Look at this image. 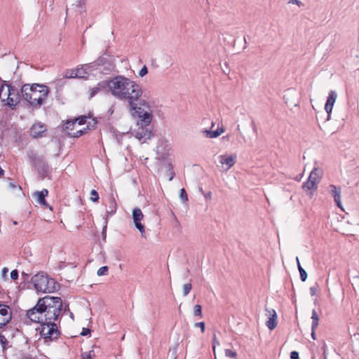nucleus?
<instances>
[{
	"mask_svg": "<svg viewBox=\"0 0 359 359\" xmlns=\"http://www.w3.org/2000/svg\"><path fill=\"white\" fill-rule=\"evenodd\" d=\"M251 126L252 128V130L254 132V133L255 134L256 136H257V126L255 125V123L253 120H252L251 121Z\"/></svg>",
	"mask_w": 359,
	"mask_h": 359,
	"instance_id": "ea45409f",
	"label": "nucleus"
},
{
	"mask_svg": "<svg viewBox=\"0 0 359 359\" xmlns=\"http://www.w3.org/2000/svg\"><path fill=\"white\" fill-rule=\"evenodd\" d=\"M32 282L36 290L43 293L53 292L58 287V285L54 279L50 278L43 273L35 274L32 278Z\"/></svg>",
	"mask_w": 359,
	"mask_h": 359,
	"instance_id": "20e7f679",
	"label": "nucleus"
},
{
	"mask_svg": "<svg viewBox=\"0 0 359 359\" xmlns=\"http://www.w3.org/2000/svg\"><path fill=\"white\" fill-rule=\"evenodd\" d=\"M12 318L11 309L4 304H0V328L6 325Z\"/></svg>",
	"mask_w": 359,
	"mask_h": 359,
	"instance_id": "0eeeda50",
	"label": "nucleus"
},
{
	"mask_svg": "<svg viewBox=\"0 0 359 359\" xmlns=\"http://www.w3.org/2000/svg\"><path fill=\"white\" fill-rule=\"evenodd\" d=\"M172 177H173V175H172V176L170 177V180H172Z\"/></svg>",
	"mask_w": 359,
	"mask_h": 359,
	"instance_id": "8fccbe9b",
	"label": "nucleus"
},
{
	"mask_svg": "<svg viewBox=\"0 0 359 359\" xmlns=\"http://www.w3.org/2000/svg\"><path fill=\"white\" fill-rule=\"evenodd\" d=\"M46 130V126L41 123H34L30 130L31 136L34 138H38L42 136V134Z\"/></svg>",
	"mask_w": 359,
	"mask_h": 359,
	"instance_id": "f8f14e48",
	"label": "nucleus"
},
{
	"mask_svg": "<svg viewBox=\"0 0 359 359\" xmlns=\"http://www.w3.org/2000/svg\"><path fill=\"white\" fill-rule=\"evenodd\" d=\"M8 341L6 337L0 338V345L2 348V350L4 351L6 348Z\"/></svg>",
	"mask_w": 359,
	"mask_h": 359,
	"instance_id": "cd10ccee",
	"label": "nucleus"
},
{
	"mask_svg": "<svg viewBox=\"0 0 359 359\" xmlns=\"http://www.w3.org/2000/svg\"><path fill=\"white\" fill-rule=\"evenodd\" d=\"M224 132L223 128H217L215 130H205L203 133L208 138H215L220 135Z\"/></svg>",
	"mask_w": 359,
	"mask_h": 359,
	"instance_id": "2eb2a0df",
	"label": "nucleus"
},
{
	"mask_svg": "<svg viewBox=\"0 0 359 359\" xmlns=\"http://www.w3.org/2000/svg\"><path fill=\"white\" fill-rule=\"evenodd\" d=\"M180 198L183 201H187L188 200L187 194L184 189H182L180 191Z\"/></svg>",
	"mask_w": 359,
	"mask_h": 359,
	"instance_id": "c85d7f7f",
	"label": "nucleus"
},
{
	"mask_svg": "<svg viewBox=\"0 0 359 359\" xmlns=\"http://www.w3.org/2000/svg\"><path fill=\"white\" fill-rule=\"evenodd\" d=\"M235 41H236V39L234 38H233L232 41L231 42L228 41V43H231L233 46H234Z\"/></svg>",
	"mask_w": 359,
	"mask_h": 359,
	"instance_id": "09e8293b",
	"label": "nucleus"
},
{
	"mask_svg": "<svg viewBox=\"0 0 359 359\" xmlns=\"http://www.w3.org/2000/svg\"><path fill=\"white\" fill-rule=\"evenodd\" d=\"M288 3L289 4H297L299 6L302 5V2L301 1H299V0H289Z\"/></svg>",
	"mask_w": 359,
	"mask_h": 359,
	"instance_id": "79ce46f5",
	"label": "nucleus"
},
{
	"mask_svg": "<svg viewBox=\"0 0 359 359\" xmlns=\"http://www.w3.org/2000/svg\"><path fill=\"white\" fill-rule=\"evenodd\" d=\"M195 326L199 327L201 328V330L202 333L204 332V331H205V323L203 322L196 323L195 324Z\"/></svg>",
	"mask_w": 359,
	"mask_h": 359,
	"instance_id": "4c0bfd02",
	"label": "nucleus"
},
{
	"mask_svg": "<svg viewBox=\"0 0 359 359\" xmlns=\"http://www.w3.org/2000/svg\"><path fill=\"white\" fill-rule=\"evenodd\" d=\"M11 278L13 280H17L18 279V272L17 270H13L11 272Z\"/></svg>",
	"mask_w": 359,
	"mask_h": 359,
	"instance_id": "c9c22d12",
	"label": "nucleus"
},
{
	"mask_svg": "<svg viewBox=\"0 0 359 359\" xmlns=\"http://www.w3.org/2000/svg\"><path fill=\"white\" fill-rule=\"evenodd\" d=\"M337 97V95L334 90L330 91L328 97L327 98L325 105V110L326 111V112L327 114V120H330V118L332 108H333L334 104L336 101Z\"/></svg>",
	"mask_w": 359,
	"mask_h": 359,
	"instance_id": "1a4fd4ad",
	"label": "nucleus"
},
{
	"mask_svg": "<svg viewBox=\"0 0 359 359\" xmlns=\"http://www.w3.org/2000/svg\"><path fill=\"white\" fill-rule=\"evenodd\" d=\"M82 135H83V131L81 130H79L76 132L72 134V136L75 137H80Z\"/></svg>",
	"mask_w": 359,
	"mask_h": 359,
	"instance_id": "37998d69",
	"label": "nucleus"
},
{
	"mask_svg": "<svg viewBox=\"0 0 359 359\" xmlns=\"http://www.w3.org/2000/svg\"><path fill=\"white\" fill-rule=\"evenodd\" d=\"M290 358L291 359H299V353L297 351H292L290 353Z\"/></svg>",
	"mask_w": 359,
	"mask_h": 359,
	"instance_id": "58836bf2",
	"label": "nucleus"
},
{
	"mask_svg": "<svg viewBox=\"0 0 359 359\" xmlns=\"http://www.w3.org/2000/svg\"><path fill=\"white\" fill-rule=\"evenodd\" d=\"M86 118H87L86 116H81V117H79V118L74 119V121H76V123H77L79 125L81 126V125L86 123Z\"/></svg>",
	"mask_w": 359,
	"mask_h": 359,
	"instance_id": "bb28decb",
	"label": "nucleus"
},
{
	"mask_svg": "<svg viewBox=\"0 0 359 359\" xmlns=\"http://www.w3.org/2000/svg\"><path fill=\"white\" fill-rule=\"evenodd\" d=\"M219 162L222 163V164H224V156L223 155H221L219 156Z\"/></svg>",
	"mask_w": 359,
	"mask_h": 359,
	"instance_id": "49530a36",
	"label": "nucleus"
},
{
	"mask_svg": "<svg viewBox=\"0 0 359 359\" xmlns=\"http://www.w3.org/2000/svg\"><path fill=\"white\" fill-rule=\"evenodd\" d=\"M143 214L140 208H135L133 210V219L134 220L136 228L140 231L142 236L145 233L144 226L141 224V220L143 219Z\"/></svg>",
	"mask_w": 359,
	"mask_h": 359,
	"instance_id": "6e6552de",
	"label": "nucleus"
},
{
	"mask_svg": "<svg viewBox=\"0 0 359 359\" xmlns=\"http://www.w3.org/2000/svg\"><path fill=\"white\" fill-rule=\"evenodd\" d=\"M319 181L306 180L302 184V189L304 190H316Z\"/></svg>",
	"mask_w": 359,
	"mask_h": 359,
	"instance_id": "dca6fc26",
	"label": "nucleus"
},
{
	"mask_svg": "<svg viewBox=\"0 0 359 359\" xmlns=\"http://www.w3.org/2000/svg\"><path fill=\"white\" fill-rule=\"evenodd\" d=\"M148 73V69L146 65L143 66V67L139 72V76L143 77Z\"/></svg>",
	"mask_w": 359,
	"mask_h": 359,
	"instance_id": "c756f323",
	"label": "nucleus"
},
{
	"mask_svg": "<svg viewBox=\"0 0 359 359\" xmlns=\"http://www.w3.org/2000/svg\"><path fill=\"white\" fill-rule=\"evenodd\" d=\"M48 194V191L46 189H43L40 191H36L34 194V197L36 198V203L39 205L45 207H48V205L46 203L45 197Z\"/></svg>",
	"mask_w": 359,
	"mask_h": 359,
	"instance_id": "ddd939ff",
	"label": "nucleus"
},
{
	"mask_svg": "<svg viewBox=\"0 0 359 359\" xmlns=\"http://www.w3.org/2000/svg\"><path fill=\"white\" fill-rule=\"evenodd\" d=\"M107 86L116 99L127 102L133 115L140 118L144 124L151 122L152 111L149 104L142 99L141 86L135 81L122 75H118L107 82Z\"/></svg>",
	"mask_w": 359,
	"mask_h": 359,
	"instance_id": "f257e3e1",
	"label": "nucleus"
},
{
	"mask_svg": "<svg viewBox=\"0 0 359 359\" xmlns=\"http://www.w3.org/2000/svg\"><path fill=\"white\" fill-rule=\"evenodd\" d=\"M105 86L104 83H98L95 87L90 89V97H94L97 93L101 91L102 89L104 88Z\"/></svg>",
	"mask_w": 359,
	"mask_h": 359,
	"instance_id": "6ab92c4d",
	"label": "nucleus"
},
{
	"mask_svg": "<svg viewBox=\"0 0 359 359\" xmlns=\"http://www.w3.org/2000/svg\"><path fill=\"white\" fill-rule=\"evenodd\" d=\"M91 330L89 328L83 327L81 332V336H86L90 334Z\"/></svg>",
	"mask_w": 359,
	"mask_h": 359,
	"instance_id": "e433bc0d",
	"label": "nucleus"
},
{
	"mask_svg": "<svg viewBox=\"0 0 359 359\" xmlns=\"http://www.w3.org/2000/svg\"><path fill=\"white\" fill-rule=\"evenodd\" d=\"M236 157L237 156L236 154H231L229 156L226 157V165L228 166V168L226 169V171L235 164Z\"/></svg>",
	"mask_w": 359,
	"mask_h": 359,
	"instance_id": "a211bd4d",
	"label": "nucleus"
},
{
	"mask_svg": "<svg viewBox=\"0 0 359 359\" xmlns=\"http://www.w3.org/2000/svg\"><path fill=\"white\" fill-rule=\"evenodd\" d=\"M62 309L60 297L46 295L40 298L32 309L27 311V317L34 323H40L36 329L41 337L60 335L59 325Z\"/></svg>",
	"mask_w": 359,
	"mask_h": 359,
	"instance_id": "f03ea898",
	"label": "nucleus"
},
{
	"mask_svg": "<svg viewBox=\"0 0 359 359\" xmlns=\"http://www.w3.org/2000/svg\"><path fill=\"white\" fill-rule=\"evenodd\" d=\"M317 168H314L310 173L308 180H313V181H318V175H317Z\"/></svg>",
	"mask_w": 359,
	"mask_h": 359,
	"instance_id": "b1692460",
	"label": "nucleus"
},
{
	"mask_svg": "<svg viewBox=\"0 0 359 359\" xmlns=\"http://www.w3.org/2000/svg\"><path fill=\"white\" fill-rule=\"evenodd\" d=\"M13 90H14L15 94L12 95V97L15 98V96H16V104H17L20 101L19 93L15 88L13 87Z\"/></svg>",
	"mask_w": 359,
	"mask_h": 359,
	"instance_id": "72a5a7b5",
	"label": "nucleus"
},
{
	"mask_svg": "<svg viewBox=\"0 0 359 359\" xmlns=\"http://www.w3.org/2000/svg\"><path fill=\"white\" fill-rule=\"evenodd\" d=\"M236 356V353L235 351L226 349V357H230L234 358Z\"/></svg>",
	"mask_w": 359,
	"mask_h": 359,
	"instance_id": "7c9ffc66",
	"label": "nucleus"
},
{
	"mask_svg": "<svg viewBox=\"0 0 359 359\" xmlns=\"http://www.w3.org/2000/svg\"><path fill=\"white\" fill-rule=\"evenodd\" d=\"M108 272V267L107 266L100 267L97 272L99 276L107 275Z\"/></svg>",
	"mask_w": 359,
	"mask_h": 359,
	"instance_id": "a878e982",
	"label": "nucleus"
},
{
	"mask_svg": "<svg viewBox=\"0 0 359 359\" xmlns=\"http://www.w3.org/2000/svg\"><path fill=\"white\" fill-rule=\"evenodd\" d=\"M194 315L202 318V308L201 306L196 304L194 306Z\"/></svg>",
	"mask_w": 359,
	"mask_h": 359,
	"instance_id": "4be33fe9",
	"label": "nucleus"
},
{
	"mask_svg": "<svg viewBox=\"0 0 359 359\" xmlns=\"http://www.w3.org/2000/svg\"><path fill=\"white\" fill-rule=\"evenodd\" d=\"M191 283H186L183 285V295L187 296L191 290Z\"/></svg>",
	"mask_w": 359,
	"mask_h": 359,
	"instance_id": "393cba45",
	"label": "nucleus"
},
{
	"mask_svg": "<svg viewBox=\"0 0 359 359\" xmlns=\"http://www.w3.org/2000/svg\"><path fill=\"white\" fill-rule=\"evenodd\" d=\"M15 94L13 90V86L8 84L4 83L0 88V98L6 105L11 107L16 106V97H12V95Z\"/></svg>",
	"mask_w": 359,
	"mask_h": 359,
	"instance_id": "39448f33",
	"label": "nucleus"
},
{
	"mask_svg": "<svg viewBox=\"0 0 359 359\" xmlns=\"http://www.w3.org/2000/svg\"><path fill=\"white\" fill-rule=\"evenodd\" d=\"M309 196H310V197H311V196H312V192H311V193H310Z\"/></svg>",
	"mask_w": 359,
	"mask_h": 359,
	"instance_id": "3c124183",
	"label": "nucleus"
},
{
	"mask_svg": "<svg viewBox=\"0 0 359 359\" xmlns=\"http://www.w3.org/2000/svg\"><path fill=\"white\" fill-rule=\"evenodd\" d=\"M329 191L330 194L333 196L337 206L342 208V204L341 201V187L331 184L329 187Z\"/></svg>",
	"mask_w": 359,
	"mask_h": 359,
	"instance_id": "9d476101",
	"label": "nucleus"
},
{
	"mask_svg": "<svg viewBox=\"0 0 359 359\" xmlns=\"http://www.w3.org/2000/svg\"><path fill=\"white\" fill-rule=\"evenodd\" d=\"M110 203H111V205L113 206V209L111 210V212L114 213L115 212V210H116V203L114 199H113V198L111 200Z\"/></svg>",
	"mask_w": 359,
	"mask_h": 359,
	"instance_id": "a18cd8bd",
	"label": "nucleus"
},
{
	"mask_svg": "<svg viewBox=\"0 0 359 359\" xmlns=\"http://www.w3.org/2000/svg\"><path fill=\"white\" fill-rule=\"evenodd\" d=\"M13 359H33V358L31 357L23 355L22 354H16L15 355H14Z\"/></svg>",
	"mask_w": 359,
	"mask_h": 359,
	"instance_id": "f704fd0d",
	"label": "nucleus"
},
{
	"mask_svg": "<svg viewBox=\"0 0 359 359\" xmlns=\"http://www.w3.org/2000/svg\"><path fill=\"white\" fill-rule=\"evenodd\" d=\"M75 75L78 76V78H86L88 76V72L83 67L76 69Z\"/></svg>",
	"mask_w": 359,
	"mask_h": 359,
	"instance_id": "aec40b11",
	"label": "nucleus"
},
{
	"mask_svg": "<svg viewBox=\"0 0 359 359\" xmlns=\"http://www.w3.org/2000/svg\"><path fill=\"white\" fill-rule=\"evenodd\" d=\"M76 69L72 70L69 74H67L66 77L67 78H78L77 76L75 75Z\"/></svg>",
	"mask_w": 359,
	"mask_h": 359,
	"instance_id": "a19ab883",
	"label": "nucleus"
},
{
	"mask_svg": "<svg viewBox=\"0 0 359 359\" xmlns=\"http://www.w3.org/2000/svg\"><path fill=\"white\" fill-rule=\"evenodd\" d=\"M216 345H219V342L215 338L212 346H213V351H214L215 359H217L216 353H215Z\"/></svg>",
	"mask_w": 359,
	"mask_h": 359,
	"instance_id": "c03bdc74",
	"label": "nucleus"
},
{
	"mask_svg": "<svg viewBox=\"0 0 359 359\" xmlns=\"http://www.w3.org/2000/svg\"><path fill=\"white\" fill-rule=\"evenodd\" d=\"M4 174V170L0 167V177L3 176Z\"/></svg>",
	"mask_w": 359,
	"mask_h": 359,
	"instance_id": "de8ad7c7",
	"label": "nucleus"
},
{
	"mask_svg": "<svg viewBox=\"0 0 359 359\" xmlns=\"http://www.w3.org/2000/svg\"><path fill=\"white\" fill-rule=\"evenodd\" d=\"M48 93V87L43 84H25L21 88L22 98L34 107L42 105Z\"/></svg>",
	"mask_w": 359,
	"mask_h": 359,
	"instance_id": "7ed1b4c3",
	"label": "nucleus"
},
{
	"mask_svg": "<svg viewBox=\"0 0 359 359\" xmlns=\"http://www.w3.org/2000/svg\"><path fill=\"white\" fill-rule=\"evenodd\" d=\"M296 260H297V268H298V270H299V272L300 274V279L302 282H304L307 279V276H308L307 273L301 266L298 257H296Z\"/></svg>",
	"mask_w": 359,
	"mask_h": 359,
	"instance_id": "f3484780",
	"label": "nucleus"
},
{
	"mask_svg": "<svg viewBox=\"0 0 359 359\" xmlns=\"http://www.w3.org/2000/svg\"><path fill=\"white\" fill-rule=\"evenodd\" d=\"M95 354L93 350L86 351L81 353V359H94Z\"/></svg>",
	"mask_w": 359,
	"mask_h": 359,
	"instance_id": "412c9836",
	"label": "nucleus"
},
{
	"mask_svg": "<svg viewBox=\"0 0 359 359\" xmlns=\"http://www.w3.org/2000/svg\"><path fill=\"white\" fill-rule=\"evenodd\" d=\"M268 313L269 320L266 321V325L270 330H273L277 326V313L273 309H266Z\"/></svg>",
	"mask_w": 359,
	"mask_h": 359,
	"instance_id": "9b49d317",
	"label": "nucleus"
},
{
	"mask_svg": "<svg viewBox=\"0 0 359 359\" xmlns=\"http://www.w3.org/2000/svg\"><path fill=\"white\" fill-rule=\"evenodd\" d=\"M90 200L93 202H97L98 201V200H99V195H98V193L97 192V191H95V189L91 190V191L90 193Z\"/></svg>",
	"mask_w": 359,
	"mask_h": 359,
	"instance_id": "5701e85b",
	"label": "nucleus"
},
{
	"mask_svg": "<svg viewBox=\"0 0 359 359\" xmlns=\"http://www.w3.org/2000/svg\"><path fill=\"white\" fill-rule=\"evenodd\" d=\"M318 287V286L317 283H316V285H315L311 286V287H310L309 290H310V294H311V296H314V295H316V292H317Z\"/></svg>",
	"mask_w": 359,
	"mask_h": 359,
	"instance_id": "473e14b6",
	"label": "nucleus"
},
{
	"mask_svg": "<svg viewBox=\"0 0 359 359\" xmlns=\"http://www.w3.org/2000/svg\"><path fill=\"white\" fill-rule=\"evenodd\" d=\"M139 118L141 121V126H138L137 129L134 131V136L140 141L143 140L144 142L146 140L150 139L153 135L152 132L147 128L151 122L149 124H144L142 119Z\"/></svg>",
	"mask_w": 359,
	"mask_h": 359,
	"instance_id": "423d86ee",
	"label": "nucleus"
},
{
	"mask_svg": "<svg viewBox=\"0 0 359 359\" xmlns=\"http://www.w3.org/2000/svg\"><path fill=\"white\" fill-rule=\"evenodd\" d=\"M312 325H311V337H316L315 330L318 325L319 318L318 315L315 309L312 311Z\"/></svg>",
	"mask_w": 359,
	"mask_h": 359,
	"instance_id": "4468645a",
	"label": "nucleus"
},
{
	"mask_svg": "<svg viewBox=\"0 0 359 359\" xmlns=\"http://www.w3.org/2000/svg\"><path fill=\"white\" fill-rule=\"evenodd\" d=\"M75 124H76V121H69L65 123V128L67 130L72 129L74 126Z\"/></svg>",
	"mask_w": 359,
	"mask_h": 359,
	"instance_id": "2f4dec72",
	"label": "nucleus"
}]
</instances>
